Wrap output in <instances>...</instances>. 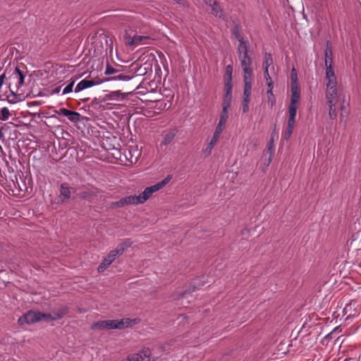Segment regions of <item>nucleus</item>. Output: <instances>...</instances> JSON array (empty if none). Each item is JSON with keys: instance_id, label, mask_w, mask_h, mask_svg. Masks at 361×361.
Instances as JSON below:
<instances>
[{"instance_id": "obj_1", "label": "nucleus", "mask_w": 361, "mask_h": 361, "mask_svg": "<svg viewBox=\"0 0 361 361\" xmlns=\"http://www.w3.org/2000/svg\"><path fill=\"white\" fill-rule=\"evenodd\" d=\"M139 322L138 319H130L129 318H123L121 319L102 320L92 324L94 329H123L131 327Z\"/></svg>"}, {"instance_id": "obj_2", "label": "nucleus", "mask_w": 361, "mask_h": 361, "mask_svg": "<svg viewBox=\"0 0 361 361\" xmlns=\"http://www.w3.org/2000/svg\"><path fill=\"white\" fill-rule=\"evenodd\" d=\"M130 245L131 241L129 239H126L121 243L115 250L111 251L107 257L102 260L98 267V271L103 272L118 256L122 255L125 250Z\"/></svg>"}, {"instance_id": "obj_3", "label": "nucleus", "mask_w": 361, "mask_h": 361, "mask_svg": "<svg viewBox=\"0 0 361 361\" xmlns=\"http://www.w3.org/2000/svg\"><path fill=\"white\" fill-rule=\"evenodd\" d=\"M171 178V176H168L161 181L156 183L155 185L146 188L142 193H140L139 195H136L137 203L142 204L146 202L154 192L159 190L166 184H168Z\"/></svg>"}, {"instance_id": "obj_4", "label": "nucleus", "mask_w": 361, "mask_h": 361, "mask_svg": "<svg viewBox=\"0 0 361 361\" xmlns=\"http://www.w3.org/2000/svg\"><path fill=\"white\" fill-rule=\"evenodd\" d=\"M46 317L49 316L39 312L28 311L18 319V324L20 325L32 324L41 320L46 321Z\"/></svg>"}, {"instance_id": "obj_5", "label": "nucleus", "mask_w": 361, "mask_h": 361, "mask_svg": "<svg viewBox=\"0 0 361 361\" xmlns=\"http://www.w3.org/2000/svg\"><path fill=\"white\" fill-rule=\"evenodd\" d=\"M300 99V94L290 95V102L288 108V121L287 122L295 123V117L298 104Z\"/></svg>"}, {"instance_id": "obj_6", "label": "nucleus", "mask_w": 361, "mask_h": 361, "mask_svg": "<svg viewBox=\"0 0 361 361\" xmlns=\"http://www.w3.org/2000/svg\"><path fill=\"white\" fill-rule=\"evenodd\" d=\"M327 103H329V101H331L334 103H341V109L343 110L345 109V96L341 94H338V91L336 87H329L326 88V92Z\"/></svg>"}, {"instance_id": "obj_7", "label": "nucleus", "mask_w": 361, "mask_h": 361, "mask_svg": "<svg viewBox=\"0 0 361 361\" xmlns=\"http://www.w3.org/2000/svg\"><path fill=\"white\" fill-rule=\"evenodd\" d=\"M125 39L127 45L137 47L149 44L152 39L147 35H135L133 36L126 35Z\"/></svg>"}, {"instance_id": "obj_8", "label": "nucleus", "mask_w": 361, "mask_h": 361, "mask_svg": "<svg viewBox=\"0 0 361 361\" xmlns=\"http://www.w3.org/2000/svg\"><path fill=\"white\" fill-rule=\"evenodd\" d=\"M129 357L131 361H154L155 360L148 348H144L138 353L130 355Z\"/></svg>"}, {"instance_id": "obj_9", "label": "nucleus", "mask_w": 361, "mask_h": 361, "mask_svg": "<svg viewBox=\"0 0 361 361\" xmlns=\"http://www.w3.org/2000/svg\"><path fill=\"white\" fill-rule=\"evenodd\" d=\"M241 66L244 72L243 77H252V70L251 68V59L248 54L240 55Z\"/></svg>"}, {"instance_id": "obj_10", "label": "nucleus", "mask_w": 361, "mask_h": 361, "mask_svg": "<svg viewBox=\"0 0 361 361\" xmlns=\"http://www.w3.org/2000/svg\"><path fill=\"white\" fill-rule=\"evenodd\" d=\"M56 114L62 115L68 118L73 123H78L80 120V114L78 112L73 111L65 108H60L56 110Z\"/></svg>"}, {"instance_id": "obj_11", "label": "nucleus", "mask_w": 361, "mask_h": 361, "mask_svg": "<svg viewBox=\"0 0 361 361\" xmlns=\"http://www.w3.org/2000/svg\"><path fill=\"white\" fill-rule=\"evenodd\" d=\"M129 204H138L136 195H130L121 198L120 200L111 202V207H123Z\"/></svg>"}, {"instance_id": "obj_12", "label": "nucleus", "mask_w": 361, "mask_h": 361, "mask_svg": "<svg viewBox=\"0 0 361 361\" xmlns=\"http://www.w3.org/2000/svg\"><path fill=\"white\" fill-rule=\"evenodd\" d=\"M290 92L292 94H300V87L298 82V75L293 67L290 71Z\"/></svg>"}, {"instance_id": "obj_13", "label": "nucleus", "mask_w": 361, "mask_h": 361, "mask_svg": "<svg viewBox=\"0 0 361 361\" xmlns=\"http://www.w3.org/2000/svg\"><path fill=\"white\" fill-rule=\"evenodd\" d=\"M274 137H271V140H269V142L267 144V150L264 152L263 157L261 159V161L262 162L263 159L267 154H269L268 158L267 159H264V168H267L269 166V165L270 164V163L271 162L272 157L274 156Z\"/></svg>"}, {"instance_id": "obj_14", "label": "nucleus", "mask_w": 361, "mask_h": 361, "mask_svg": "<svg viewBox=\"0 0 361 361\" xmlns=\"http://www.w3.org/2000/svg\"><path fill=\"white\" fill-rule=\"evenodd\" d=\"M326 79L327 80L326 88L336 87V78L333 69V66L331 64L329 66L326 68Z\"/></svg>"}, {"instance_id": "obj_15", "label": "nucleus", "mask_w": 361, "mask_h": 361, "mask_svg": "<svg viewBox=\"0 0 361 361\" xmlns=\"http://www.w3.org/2000/svg\"><path fill=\"white\" fill-rule=\"evenodd\" d=\"M103 82V80H97L96 81L93 80H82L76 85L75 88V92H79L86 88L91 87L94 85H99Z\"/></svg>"}, {"instance_id": "obj_16", "label": "nucleus", "mask_w": 361, "mask_h": 361, "mask_svg": "<svg viewBox=\"0 0 361 361\" xmlns=\"http://www.w3.org/2000/svg\"><path fill=\"white\" fill-rule=\"evenodd\" d=\"M228 118V111H224V110H221V112L219 116V122L216 126L214 133L221 135L223 130H224L226 127V124L227 122Z\"/></svg>"}, {"instance_id": "obj_17", "label": "nucleus", "mask_w": 361, "mask_h": 361, "mask_svg": "<svg viewBox=\"0 0 361 361\" xmlns=\"http://www.w3.org/2000/svg\"><path fill=\"white\" fill-rule=\"evenodd\" d=\"M127 94V93L122 92L121 90L111 91L105 95L104 99L106 101L120 102L125 99Z\"/></svg>"}, {"instance_id": "obj_18", "label": "nucleus", "mask_w": 361, "mask_h": 361, "mask_svg": "<svg viewBox=\"0 0 361 361\" xmlns=\"http://www.w3.org/2000/svg\"><path fill=\"white\" fill-rule=\"evenodd\" d=\"M232 90L233 87H224L225 94L223 99L222 110L228 111L232 101Z\"/></svg>"}, {"instance_id": "obj_19", "label": "nucleus", "mask_w": 361, "mask_h": 361, "mask_svg": "<svg viewBox=\"0 0 361 361\" xmlns=\"http://www.w3.org/2000/svg\"><path fill=\"white\" fill-rule=\"evenodd\" d=\"M67 313V310L66 307H60L51 313L46 314L49 317H46V321H52L56 320L62 318Z\"/></svg>"}, {"instance_id": "obj_20", "label": "nucleus", "mask_w": 361, "mask_h": 361, "mask_svg": "<svg viewBox=\"0 0 361 361\" xmlns=\"http://www.w3.org/2000/svg\"><path fill=\"white\" fill-rule=\"evenodd\" d=\"M244 89L243 98L250 99L252 92V77H243Z\"/></svg>"}, {"instance_id": "obj_21", "label": "nucleus", "mask_w": 361, "mask_h": 361, "mask_svg": "<svg viewBox=\"0 0 361 361\" xmlns=\"http://www.w3.org/2000/svg\"><path fill=\"white\" fill-rule=\"evenodd\" d=\"M220 137L221 135L214 133L212 139L210 140L209 142L207 145L205 149H204V154L205 156H209V154H211L213 148L218 142Z\"/></svg>"}, {"instance_id": "obj_22", "label": "nucleus", "mask_w": 361, "mask_h": 361, "mask_svg": "<svg viewBox=\"0 0 361 361\" xmlns=\"http://www.w3.org/2000/svg\"><path fill=\"white\" fill-rule=\"evenodd\" d=\"M71 188H69L66 183L61 184L60 188V201L64 202L68 200L71 197Z\"/></svg>"}, {"instance_id": "obj_23", "label": "nucleus", "mask_w": 361, "mask_h": 361, "mask_svg": "<svg viewBox=\"0 0 361 361\" xmlns=\"http://www.w3.org/2000/svg\"><path fill=\"white\" fill-rule=\"evenodd\" d=\"M232 73H233V67L231 65H228L226 67V70H225L224 87H227V85H228L229 87H233Z\"/></svg>"}, {"instance_id": "obj_24", "label": "nucleus", "mask_w": 361, "mask_h": 361, "mask_svg": "<svg viewBox=\"0 0 361 361\" xmlns=\"http://www.w3.org/2000/svg\"><path fill=\"white\" fill-rule=\"evenodd\" d=\"M12 77L17 82L18 87L22 86L24 83L25 75L23 72L16 67L12 74Z\"/></svg>"}, {"instance_id": "obj_25", "label": "nucleus", "mask_w": 361, "mask_h": 361, "mask_svg": "<svg viewBox=\"0 0 361 361\" xmlns=\"http://www.w3.org/2000/svg\"><path fill=\"white\" fill-rule=\"evenodd\" d=\"M207 4H208L212 8V13L215 16H221V11L220 10L219 6L216 4L215 0H204Z\"/></svg>"}, {"instance_id": "obj_26", "label": "nucleus", "mask_w": 361, "mask_h": 361, "mask_svg": "<svg viewBox=\"0 0 361 361\" xmlns=\"http://www.w3.org/2000/svg\"><path fill=\"white\" fill-rule=\"evenodd\" d=\"M295 125V123H294L287 122L286 128L282 135L283 138L284 140H289V138L290 137V136L293 133Z\"/></svg>"}, {"instance_id": "obj_27", "label": "nucleus", "mask_w": 361, "mask_h": 361, "mask_svg": "<svg viewBox=\"0 0 361 361\" xmlns=\"http://www.w3.org/2000/svg\"><path fill=\"white\" fill-rule=\"evenodd\" d=\"M239 44L238 47L239 55H244L245 54H248V45L247 42L244 41L243 38L238 39Z\"/></svg>"}, {"instance_id": "obj_28", "label": "nucleus", "mask_w": 361, "mask_h": 361, "mask_svg": "<svg viewBox=\"0 0 361 361\" xmlns=\"http://www.w3.org/2000/svg\"><path fill=\"white\" fill-rule=\"evenodd\" d=\"M131 79H132V77H130L129 75L120 74V75L114 76V77H111V78H109L104 79V80H103V82H104L110 81V80L128 81V80H130Z\"/></svg>"}, {"instance_id": "obj_29", "label": "nucleus", "mask_w": 361, "mask_h": 361, "mask_svg": "<svg viewBox=\"0 0 361 361\" xmlns=\"http://www.w3.org/2000/svg\"><path fill=\"white\" fill-rule=\"evenodd\" d=\"M327 104L329 107V117L331 119L336 118L337 113H336V106L337 103H334L331 101H329V103H327Z\"/></svg>"}, {"instance_id": "obj_30", "label": "nucleus", "mask_w": 361, "mask_h": 361, "mask_svg": "<svg viewBox=\"0 0 361 361\" xmlns=\"http://www.w3.org/2000/svg\"><path fill=\"white\" fill-rule=\"evenodd\" d=\"M273 63V59L270 54L266 53L264 57V70H269V67Z\"/></svg>"}, {"instance_id": "obj_31", "label": "nucleus", "mask_w": 361, "mask_h": 361, "mask_svg": "<svg viewBox=\"0 0 361 361\" xmlns=\"http://www.w3.org/2000/svg\"><path fill=\"white\" fill-rule=\"evenodd\" d=\"M174 136H175V134L172 131H169V132L166 133L164 136L162 143L164 145H169L173 140Z\"/></svg>"}, {"instance_id": "obj_32", "label": "nucleus", "mask_w": 361, "mask_h": 361, "mask_svg": "<svg viewBox=\"0 0 361 361\" xmlns=\"http://www.w3.org/2000/svg\"><path fill=\"white\" fill-rule=\"evenodd\" d=\"M276 102L275 97L273 94V91H271V90H267V104L270 106V108H272Z\"/></svg>"}, {"instance_id": "obj_33", "label": "nucleus", "mask_w": 361, "mask_h": 361, "mask_svg": "<svg viewBox=\"0 0 361 361\" xmlns=\"http://www.w3.org/2000/svg\"><path fill=\"white\" fill-rule=\"evenodd\" d=\"M11 116L9 109L7 107H4L1 110V121H7Z\"/></svg>"}, {"instance_id": "obj_34", "label": "nucleus", "mask_w": 361, "mask_h": 361, "mask_svg": "<svg viewBox=\"0 0 361 361\" xmlns=\"http://www.w3.org/2000/svg\"><path fill=\"white\" fill-rule=\"evenodd\" d=\"M250 99L243 98L242 110L243 113H247L249 111V104Z\"/></svg>"}, {"instance_id": "obj_35", "label": "nucleus", "mask_w": 361, "mask_h": 361, "mask_svg": "<svg viewBox=\"0 0 361 361\" xmlns=\"http://www.w3.org/2000/svg\"><path fill=\"white\" fill-rule=\"evenodd\" d=\"M329 54H331V50L326 49V52H325V55H326L325 64H326V68H327V66H329L330 64L332 66V58L329 56Z\"/></svg>"}, {"instance_id": "obj_36", "label": "nucleus", "mask_w": 361, "mask_h": 361, "mask_svg": "<svg viewBox=\"0 0 361 361\" xmlns=\"http://www.w3.org/2000/svg\"><path fill=\"white\" fill-rule=\"evenodd\" d=\"M118 71L111 66H110L109 64L106 66L104 73L105 75H111L114 74L116 73H118Z\"/></svg>"}, {"instance_id": "obj_37", "label": "nucleus", "mask_w": 361, "mask_h": 361, "mask_svg": "<svg viewBox=\"0 0 361 361\" xmlns=\"http://www.w3.org/2000/svg\"><path fill=\"white\" fill-rule=\"evenodd\" d=\"M74 85V81L71 82L66 87H65L63 90V94H66L73 91V87Z\"/></svg>"}, {"instance_id": "obj_38", "label": "nucleus", "mask_w": 361, "mask_h": 361, "mask_svg": "<svg viewBox=\"0 0 361 361\" xmlns=\"http://www.w3.org/2000/svg\"><path fill=\"white\" fill-rule=\"evenodd\" d=\"M264 78H265L266 81H270L271 80V77H270L269 73V70H264Z\"/></svg>"}, {"instance_id": "obj_39", "label": "nucleus", "mask_w": 361, "mask_h": 361, "mask_svg": "<svg viewBox=\"0 0 361 361\" xmlns=\"http://www.w3.org/2000/svg\"><path fill=\"white\" fill-rule=\"evenodd\" d=\"M267 85L268 86V90H271V91H273V88H274V82L270 80V81H267Z\"/></svg>"}, {"instance_id": "obj_40", "label": "nucleus", "mask_w": 361, "mask_h": 361, "mask_svg": "<svg viewBox=\"0 0 361 361\" xmlns=\"http://www.w3.org/2000/svg\"><path fill=\"white\" fill-rule=\"evenodd\" d=\"M337 331H339V332L341 331V330H340V329H339V327H338H338H336V328H335V329H334V330H333V331H331V332L328 335V336H332V335H333L334 333L337 332Z\"/></svg>"}, {"instance_id": "obj_41", "label": "nucleus", "mask_w": 361, "mask_h": 361, "mask_svg": "<svg viewBox=\"0 0 361 361\" xmlns=\"http://www.w3.org/2000/svg\"><path fill=\"white\" fill-rule=\"evenodd\" d=\"M60 91H61V87H57L54 88V90H52V93L58 94L60 92Z\"/></svg>"}, {"instance_id": "obj_42", "label": "nucleus", "mask_w": 361, "mask_h": 361, "mask_svg": "<svg viewBox=\"0 0 361 361\" xmlns=\"http://www.w3.org/2000/svg\"><path fill=\"white\" fill-rule=\"evenodd\" d=\"M4 137V135L2 132L1 128H0V140L3 139Z\"/></svg>"}, {"instance_id": "obj_43", "label": "nucleus", "mask_w": 361, "mask_h": 361, "mask_svg": "<svg viewBox=\"0 0 361 361\" xmlns=\"http://www.w3.org/2000/svg\"><path fill=\"white\" fill-rule=\"evenodd\" d=\"M8 102H9L10 103H11V104H15V103H16V100H15V99H8Z\"/></svg>"}, {"instance_id": "obj_44", "label": "nucleus", "mask_w": 361, "mask_h": 361, "mask_svg": "<svg viewBox=\"0 0 361 361\" xmlns=\"http://www.w3.org/2000/svg\"><path fill=\"white\" fill-rule=\"evenodd\" d=\"M82 197H83V198H85V199H88V197H87V195L86 192H84V193H83V195H82Z\"/></svg>"}, {"instance_id": "obj_45", "label": "nucleus", "mask_w": 361, "mask_h": 361, "mask_svg": "<svg viewBox=\"0 0 361 361\" xmlns=\"http://www.w3.org/2000/svg\"><path fill=\"white\" fill-rule=\"evenodd\" d=\"M121 361H131V360L130 359V357H129V356H128L126 359L123 360H121Z\"/></svg>"}, {"instance_id": "obj_46", "label": "nucleus", "mask_w": 361, "mask_h": 361, "mask_svg": "<svg viewBox=\"0 0 361 361\" xmlns=\"http://www.w3.org/2000/svg\"><path fill=\"white\" fill-rule=\"evenodd\" d=\"M3 151V148L1 147V145H0V152H2Z\"/></svg>"}]
</instances>
